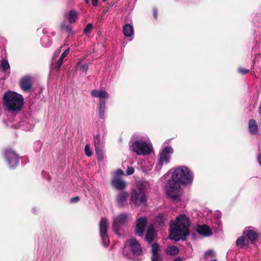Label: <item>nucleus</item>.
Here are the masks:
<instances>
[{"label": "nucleus", "instance_id": "obj_37", "mask_svg": "<svg viewBox=\"0 0 261 261\" xmlns=\"http://www.w3.org/2000/svg\"><path fill=\"white\" fill-rule=\"evenodd\" d=\"M214 254V253L213 250H208L205 252L204 255L205 257H213Z\"/></svg>", "mask_w": 261, "mask_h": 261}, {"label": "nucleus", "instance_id": "obj_38", "mask_svg": "<svg viewBox=\"0 0 261 261\" xmlns=\"http://www.w3.org/2000/svg\"><path fill=\"white\" fill-rule=\"evenodd\" d=\"M126 172L127 175H131L134 173V169L133 167H128Z\"/></svg>", "mask_w": 261, "mask_h": 261}, {"label": "nucleus", "instance_id": "obj_42", "mask_svg": "<svg viewBox=\"0 0 261 261\" xmlns=\"http://www.w3.org/2000/svg\"><path fill=\"white\" fill-rule=\"evenodd\" d=\"M60 52H61L60 49H57L54 54L53 59L54 60L55 58L57 57L60 54Z\"/></svg>", "mask_w": 261, "mask_h": 261}, {"label": "nucleus", "instance_id": "obj_33", "mask_svg": "<svg viewBox=\"0 0 261 261\" xmlns=\"http://www.w3.org/2000/svg\"><path fill=\"white\" fill-rule=\"evenodd\" d=\"M85 154L88 156H91L92 154V152L90 149V146L88 144H87L85 146Z\"/></svg>", "mask_w": 261, "mask_h": 261}, {"label": "nucleus", "instance_id": "obj_29", "mask_svg": "<svg viewBox=\"0 0 261 261\" xmlns=\"http://www.w3.org/2000/svg\"><path fill=\"white\" fill-rule=\"evenodd\" d=\"M96 154L99 161H102L104 159L103 153L102 151V148H97L95 149Z\"/></svg>", "mask_w": 261, "mask_h": 261}, {"label": "nucleus", "instance_id": "obj_3", "mask_svg": "<svg viewBox=\"0 0 261 261\" xmlns=\"http://www.w3.org/2000/svg\"><path fill=\"white\" fill-rule=\"evenodd\" d=\"M23 104V98L21 95L13 91H7L4 95V106L11 113L17 112L21 110Z\"/></svg>", "mask_w": 261, "mask_h": 261}, {"label": "nucleus", "instance_id": "obj_6", "mask_svg": "<svg viewBox=\"0 0 261 261\" xmlns=\"http://www.w3.org/2000/svg\"><path fill=\"white\" fill-rule=\"evenodd\" d=\"M91 95L93 97L99 98L98 105V115L100 119L105 118L106 111L105 99L109 97V94L103 89L94 90L91 91Z\"/></svg>", "mask_w": 261, "mask_h": 261}, {"label": "nucleus", "instance_id": "obj_22", "mask_svg": "<svg viewBox=\"0 0 261 261\" xmlns=\"http://www.w3.org/2000/svg\"><path fill=\"white\" fill-rule=\"evenodd\" d=\"M70 51L69 48L66 49L61 55L59 60L57 62V64L55 67L56 70H59L63 64L64 58L69 54Z\"/></svg>", "mask_w": 261, "mask_h": 261}, {"label": "nucleus", "instance_id": "obj_52", "mask_svg": "<svg viewBox=\"0 0 261 261\" xmlns=\"http://www.w3.org/2000/svg\"><path fill=\"white\" fill-rule=\"evenodd\" d=\"M123 254H124V256H127V255L125 254V251H124V250L123 251Z\"/></svg>", "mask_w": 261, "mask_h": 261}, {"label": "nucleus", "instance_id": "obj_47", "mask_svg": "<svg viewBox=\"0 0 261 261\" xmlns=\"http://www.w3.org/2000/svg\"><path fill=\"white\" fill-rule=\"evenodd\" d=\"M173 261H181V259L180 257L175 258Z\"/></svg>", "mask_w": 261, "mask_h": 261}, {"label": "nucleus", "instance_id": "obj_46", "mask_svg": "<svg viewBox=\"0 0 261 261\" xmlns=\"http://www.w3.org/2000/svg\"><path fill=\"white\" fill-rule=\"evenodd\" d=\"M92 5L94 6H96L97 5V0H91Z\"/></svg>", "mask_w": 261, "mask_h": 261}, {"label": "nucleus", "instance_id": "obj_30", "mask_svg": "<svg viewBox=\"0 0 261 261\" xmlns=\"http://www.w3.org/2000/svg\"><path fill=\"white\" fill-rule=\"evenodd\" d=\"M159 245L157 243H154L151 246V252L152 254H158L159 251Z\"/></svg>", "mask_w": 261, "mask_h": 261}, {"label": "nucleus", "instance_id": "obj_23", "mask_svg": "<svg viewBox=\"0 0 261 261\" xmlns=\"http://www.w3.org/2000/svg\"><path fill=\"white\" fill-rule=\"evenodd\" d=\"M249 132L251 134H256L257 133V125L254 119H250L249 121Z\"/></svg>", "mask_w": 261, "mask_h": 261}, {"label": "nucleus", "instance_id": "obj_21", "mask_svg": "<svg viewBox=\"0 0 261 261\" xmlns=\"http://www.w3.org/2000/svg\"><path fill=\"white\" fill-rule=\"evenodd\" d=\"M123 34L127 37H131L134 34V30L133 26L129 24H125L123 27Z\"/></svg>", "mask_w": 261, "mask_h": 261}, {"label": "nucleus", "instance_id": "obj_53", "mask_svg": "<svg viewBox=\"0 0 261 261\" xmlns=\"http://www.w3.org/2000/svg\"><path fill=\"white\" fill-rule=\"evenodd\" d=\"M103 2L107 1V0H102Z\"/></svg>", "mask_w": 261, "mask_h": 261}, {"label": "nucleus", "instance_id": "obj_48", "mask_svg": "<svg viewBox=\"0 0 261 261\" xmlns=\"http://www.w3.org/2000/svg\"><path fill=\"white\" fill-rule=\"evenodd\" d=\"M152 168V165H151L150 167H148V170H151Z\"/></svg>", "mask_w": 261, "mask_h": 261}, {"label": "nucleus", "instance_id": "obj_4", "mask_svg": "<svg viewBox=\"0 0 261 261\" xmlns=\"http://www.w3.org/2000/svg\"><path fill=\"white\" fill-rule=\"evenodd\" d=\"M148 186V184L145 182L138 181L137 183L136 189L132 190L131 196L134 204L139 205L146 202V192Z\"/></svg>", "mask_w": 261, "mask_h": 261}, {"label": "nucleus", "instance_id": "obj_51", "mask_svg": "<svg viewBox=\"0 0 261 261\" xmlns=\"http://www.w3.org/2000/svg\"><path fill=\"white\" fill-rule=\"evenodd\" d=\"M43 31V33L44 34L46 33L45 30L44 29H43V31Z\"/></svg>", "mask_w": 261, "mask_h": 261}, {"label": "nucleus", "instance_id": "obj_49", "mask_svg": "<svg viewBox=\"0 0 261 261\" xmlns=\"http://www.w3.org/2000/svg\"><path fill=\"white\" fill-rule=\"evenodd\" d=\"M25 123V122H22V124H21V126H24V123Z\"/></svg>", "mask_w": 261, "mask_h": 261}, {"label": "nucleus", "instance_id": "obj_43", "mask_svg": "<svg viewBox=\"0 0 261 261\" xmlns=\"http://www.w3.org/2000/svg\"><path fill=\"white\" fill-rule=\"evenodd\" d=\"M153 15L154 19H156L158 18V10L155 8H154L153 10Z\"/></svg>", "mask_w": 261, "mask_h": 261}, {"label": "nucleus", "instance_id": "obj_41", "mask_svg": "<svg viewBox=\"0 0 261 261\" xmlns=\"http://www.w3.org/2000/svg\"><path fill=\"white\" fill-rule=\"evenodd\" d=\"M80 198L79 196H75L70 199V201L71 203H75L79 201Z\"/></svg>", "mask_w": 261, "mask_h": 261}, {"label": "nucleus", "instance_id": "obj_32", "mask_svg": "<svg viewBox=\"0 0 261 261\" xmlns=\"http://www.w3.org/2000/svg\"><path fill=\"white\" fill-rule=\"evenodd\" d=\"M61 28L63 30H65L66 32L68 33L69 34L72 33V28L69 25L65 24H62L61 25Z\"/></svg>", "mask_w": 261, "mask_h": 261}, {"label": "nucleus", "instance_id": "obj_15", "mask_svg": "<svg viewBox=\"0 0 261 261\" xmlns=\"http://www.w3.org/2000/svg\"><path fill=\"white\" fill-rule=\"evenodd\" d=\"M20 86L24 92H28L32 87L31 79L30 77H24L20 82Z\"/></svg>", "mask_w": 261, "mask_h": 261}, {"label": "nucleus", "instance_id": "obj_31", "mask_svg": "<svg viewBox=\"0 0 261 261\" xmlns=\"http://www.w3.org/2000/svg\"><path fill=\"white\" fill-rule=\"evenodd\" d=\"M92 28H93L92 24L90 23H88L87 25H86V28L84 30V34L86 35L89 34L91 33Z\"/></svg>", "mask_w": 261, "mask_h": 261}, {"label": "nucleus", "instance_id": "obj_40", "mask_svg": "<svg viewBox=\"0 0 261 261\" xmlns=\"http://www.w3.org/2000/svg\"><path fill=\"white\" fill-rule=\"evenodd\" d=\"M33 128H34V125L33 124V123H29L28 124H27V125L25 126L24 129L26 130L29 131V130H31L32 129H33Z\"/></svg>", "mask_w": 261, "mask_h": 261}, {"label": "nucleus", "instance_id": "obj_50", "mask_svg": "<svg viewBox=\"0 0 261 261\" xmlns=\"http://www.w3.org/2000/svg\"><path fill=\"white\" fill-rule=\"evenodd\" d=\"M84 1L86 3H88L89 2V0H84Z\"/></svg>", "mask_w": 261, "mask_h": 261}, {"label": "nucleus", "instance_id": "obj_5", "mask_svg": "<svg viewBox=\"0 0 261 261\" xmlns=\"http://www.w3.org/2000/svg\"><path fill=\"white\" fill-rule=\"evenodd\" d=\"M132 149L133 152L139 155H149L153 151V148L150 142L140 139L133 142Z\"/></svg>", "mask_w": 261, "mask_h": 261}, {"label": "nucleus", "instance_id": "obj_2", "mask_svg": "<svg viewBox=\"0 0 261 261\" xmlns=\"http://www.w3.org/2000/svg\"><path fill=\"white\" fill-rule=\"evenodd\" d=\"M190 225V219L186 215L177 216L175 221H170V239L176 241L186 240V237L189 234Z\"/></svg>", "mask_w": 261, "mask_h": 261}, {"label": "nucleus", "instance_id": "obj_11", "mask_svg": "<svg viewBox=\"0 0 261 261\" xmlns=\"http://www.w3.org/2000/svg\"><path fill=\"white\" fill-rule=\"evenodd\" d=\"M5 158L11 168L16 167L19 162V158L14 151L11 149L6 150L5 152Z\"/></svg>", "mask_w": 261, "mask_h": 261}, {"label": "nucleus", "instance_id": "obj_12", "mask_svg": "<svg viewBox=\"0 0 261 261\" xmlns=\"http://www.w3.org/2000/svg\"><path fill=\"white\" fill-rule=\"evenodd\" d=\"M147 218L146 217H140L137 221L136 233L139 236H142L146 226Z\"/></svg>", "mask_w": 261, "mask_h": 261}, {"label": "nucleus", "instance_id": "obj_10", "mask_svg": "<svg viewBox=\"0 0 261 261\" xmlns=\"http://www.w3.org/2000/svg\"><path fill=\"white\" fill-rule=\"evenodd\" d=\"M127 216L125 213H121L113 218V228L115 232L119 236H121L120 230L126 222Z\"/></svg>", "mask_w": 261, "mask_h": 261}, {"label": "nucleus", "instance_id": "obj_24", "mask_svg": "<svg viewBox=\"0 0 261 261\" xmlns=\"http://www.w3.org/2000/svg\"><path fill=\"white\" fill-rule=\"evenodd\" d=\"M179 252V249L175 246H171L168 247L166 249V253L168 255H175Z\"/></svg>", "mask_w": 261, "mask_h": 261}, {"label": "nucleus", "instance_id": "obj_39", "mask_svg": "<svg viewBox=\"0 0 261 261\" xmlns=\"http://www.w3.org/2000/svg\"><path fill=\"white\" fill-rule=\"evenodd\" d=\"M239 72L242 74H246L249 72V70L243 69V68H239L238 69Z\"/></svg>", "mask_w": 261, "mask_h": 261}, {"label": "nucleus", "instance_id": "obj_18", "mask_svg": "<svg viewBox=\"0 0 261 261\" xmlns=\"http://www.w3.org/2000/svg\"><path fill=\"white\" fill-rule=\"evenodd\" d=\"M104 134L98 133L94 137V145L95 149L102 148L103 144Z\"/></svg>", "mask_w": 261, "mask_h": 261}, {"label": "nucleus", "instance_id": "obj_25", "mask_svg": "<svg viewBox=\"0 0 261 261\" xmlns=\"http://www.w3.org/2000/svg\"><path fill=\"white\" fill-rule=\"evenodd\" d=\"M89 65L87 63H82L79 61L75 66L76 70H79L81 71L86 72L88 69Z\"/></svg>", "mask_w": 261, "mask_h": 261}, {"label": "nucleus", "instance_id": "obj_26", "mask_svg": "<svg viewBox=\"0 0 261 261\" xmlns=\"http://www.w3.org/2000/svg\"><path fill=\"white\" fill-rule=\"evenodd\" d=\"M246 245V239L245 236L243 235L238 238L236 241V246L240 248H243Z\"/></svg>", "mask_w": 261, "mask_h": 261}, {"label": "nucleus", "instance_id": "obj_45", "mask_svg": "<svg viewBox=\"0 0 261 261\" xmlns=\"http://www.w3.org/2000/svg\"><path fill=\"white\" fill-rule=\"evenodd\" d=\"M260 58H261V53L255 57V63L259 61Z\"/></svg>", "mask_w": 261, "mask_h": 261}, {"label": "nucleus", "instance_id": "obj_7", "mask_svg": "<svg viewBox=\"0 0 261 261\" xmlns=\"http://www.w3.org/2000/svg\"><path fill=\"white\" fill-rule=\"evenodd\" d=\"M173 152V148L170 146H166L162 149L155 165L154 170L156 171H160L164 165H167L170 162L171 155Z\"/></svg>", "mask_w": 261, "mask_h": 261}, {"label": "nucleus", "instance_id": "obj_19", "mask_svg": "<svg viewBox=\"0 0 261 261\" xmlns=\"http://www.w3.org/2000/svg\"><path fill=\"white\" fill-rule=\"evenodd\" d=\"M155 232L154 227L152 226H150L148 228L146 234L145 239L148 243H151L154 239Z\"/></svg>", "mask_w": 261, "mask_h": 261}, {"label": "nucleus", "instance_id": "obj_16", "mask_svg": "<svg viewBox=\"0 0 261 261\" xmlns=\"http://www.w3.org/2000/svg\"><path fill=\"white\" fill-rule=\"evenodd\" d=\"M112 186L117 190L123 189L125 186V182L119 177H114L111 181Z\"/></svg>", "mask_w": 261, "mask_h": 261}, {"label": "nucleus", "instance_id": "obj_34", "mask_svg": "<svg viewBox=\"0 0 261 261\" xmlns=\"http://www.w3.org/2000/svg\"><path fill=\"white\" fill-rule=\"evenodd\" d=\"M151 260H152V261H161L162 258L159 253L158 254H152Z\"/></svg>", "mask_w": 261, "mask_h": 261}, {"label": "nucleus", "instance_id": "obj_44", "mask_svg": "<svg viewBox=\"0 0 261 261\" xmlns=\"http://www.w3.org/2000/svg\"><path fill=\"white\" fill-rule=\"evenodd\" d=\"M169 176V173L168 172H167L163 175V176L161 178V179L163 181L164 179H165Z\"/></svg>", "mask_w": 261, "mask_h": 261}, {"label": "nucleus", "instance_id": "obj_1", "mask_svg": "<svg viewBox=\"0 0 261 261\" xmlns=\"http://www.w3.org/2000/svg\"><path fill=\"white\" fill-rule=\"evenodd\" d=\"M192 172L187 167L181 166L176 168L165 187L167 195L174 200H179V184L191 185L193 180Z\"/></svg>", "mask_w": 261, "mask_h": 261}, {"label": "nucleus", "instance_id": "obj_9", "mask_svg": "<svg viewBox=\"0 0 261 261\" xmlns=\"http://www.w3.org/2000/svg\"><path fill=\"white\" fill-rule=\"evenodd\" d=\"M125 248L128 247L134 255L142 254L143 251L139 242L134 238L128 239L125 243Z\"/></svg>", "mask_w": 261, "mask_h": 261}, {"label": "nucleus", "instance_id": "obj_13", "mask_svg": "<svg viewBox=\"0 0 261 261\" xmlns=\"http://www.w3.org/2000/svg\"><path fill=\"white\" fill-rule=\"evenodd\" d=\"M128 195V193L126 192L121 191L119 192L116 199L117 205L119 207L124 206L127 203Z\"/></svg>", "mask_w": 261, "mask_h": 261}, {"label": "nucleus", "instance_id": "obj_36", "mask_svg": "<svg viewBox=\"0 0 261 261\" xmlns=\"http://www.w3.org/2000/svg\"><path fill=\"white\" fill-rule=\"evenodd\" d=\"M123 174V172L121 169H118L114 172V177H119L121 175Z\"/></svg>", "mask_w": 261, "mask_h": 261}, {"label": "nucleus", "instance_id": "obj_8", "mask_svg": "<svg viewBox=\"0 0 261 261\" xmlns=\"http://www.w3.org/2000/svg\"><path fill=\"white\" fill-rule=\"evenodd\" d=\"M108 223L107 220L102 218L99 223L100 237L105 247L108 246L110 240L108 236Z\"/></svg>", "mask_w": 261, "mask_h": 261}, {"label": "nucleus", "instance_id": "obj_20", "mask_svg": "<svg viewBox=\"0 0 261 261\" xmlns=\"http://www.w3.org/2000/svg\"><path fill=\"white\" fill-rule=\"evenodd\" d=\"M65 17L69 23L75 22L77 18V13L74 10H71L65 14Z\"/></svg>", "mask_w": 261, "mask_h": 261}, {"label": "nucleus", "instance_id": "obj_14", "mask_svg": "<svg viewBox=\"0 0 261 261\" xmlns=\"http://www.w3.org/2000/svg\"><path fill=\"white\" fill-rule=\"evenodd\" d=\"M196 231L199 234L203 237H209L212 234L211 228L206 225H198Z\"/></svg>", "mask_w": 261, "mask_h": 261}, {"label": "nucleus", "instance_id": "obj_28", "mask_svg": "<svg viewBox=\"0 0 261 261\" xmlns=\"http://www.w3.org/2000/svg\"><path fill=\"white\" fill-rule=\"evenodd\" d=\"M1 67L4 71L10 69V65L7 60L4 59L2 60Z\"/></svg>", "mask_w": 261, "mask_h": 261}, {"label": "nucleus", "instance_id": "obj_35", "mask_svg": "<svg viewBox=\"0 0 261 261\" xmlns=\"http://www.w3.org/2000/svg\"><path fill=\"white\" fill-rule=\"evenodd\" d=\"M36 151H38L41 149L42 144L40 141H36L34 143Z\"/></svg>", "mask_w": 261, "mask_h": 261}, {"label": "nucleus", "instance_id": "obj_27", "mask_svg": "<svg viewBox=\"0 0 261 261\" xmlns=\"http://www.w3.org/2000/svg\"><path fill=\"white\" fill-rule=\"evenodd\" d=\"M41 41L42 46L45 47H47L49 46L51 44L50 39L47 36H43L41 38Z\"/></svg>", "mask_w": 261, "mask_h": 261}, {"label": "nucleus", "instance_id": "obj_17", "mask_svg": "<svg viewBox=\"0 0 261 261\" xmlns=\"http://www.w3.org/2000/svg\"><path fill=\"white\" fill-rule=\"evenodd\" d=\"M243 234L245 237H247L251 242L254 241L257 238V234L254 231L250 230L247 228L244 230Z\"/></svg>", "mask_w": 261, "mask_h": 261}]
</instances>
